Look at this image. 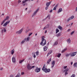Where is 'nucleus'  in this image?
<instances>
[{
	"label": "nucleus",
	"mask_w": 77,
	"mask_h": 77,
	"mask_svg": "<svg viewBox=\"0 0 77 77\" xmlns=\"http://www.w3.org/2000/svg\"><path fill=\"white\" fill-rule=\"evenodd\" d=\"M42 69L45 72H49L51 71L50 69H47V68H45V65L43 66V67L42 68Z\"/></svg>",
	"instance_id": "1"
},
{
	"label": "nucleus",
	"mask_w": 77,
	"mask_h": 77,
	"mask_svg": "<svg viewBox=\"0 0 77 77\" xmlns=\"http://www.w3.org/2000/svg\"><path fill=\"white\" fill-rule=\"evenodd\" d=\"M46 44V40L44 38H42V42L40 43V45L42 46H44Z\"/></svg>",
	"instance_id": "2"
},
{
	"label": "nucleus",
	"mask_w": 77,
	"mask_h": 77,
	"mask_svg": "<svg viewBox=\"0 0 77 77\" xmlns=\"http://www.w3.org/2000/svg\"><path fill=\"white\" fill-rule=\"evenodd\" d=\"M40 71H41V68L36 67V68L35 69V71L36 72H39Z\"/></svg>",
	"instance_id": "3"
},
{
	"label": "nucleus",
	"mask_w": 77,
	"mask_h": 77,
	"mask_svg": "<svg viewBox=\"0 0 77 77\" xmlns=\"http://www.w3.org/2000/svg\"><path fill=\"white\" fill-rule=\"evenodd\" d=\"M73 18H74V16H72L67 19V22H69L71 20H72V19H73Z\"/></svg>",
	"instance_id": "4"
},
{
	"label": "nucleus",
	"mask_w": 77,
	"mask_h": 77,
	"mask_svg": "<svg viewBox=\"0 0 77 77\" xmlns=\"http://www.w3.org/2000/svg\"><path fill=\"white\" fill-rule=\"evenodd\" d=\"M23 29H22L19 31L16 32V33L17 34H20V33H21L22 32H23Z\"/></svg>",
	"instance_id": "5"
},
{
	"label": "nucleus",
	"mask_w": 77,
	"mask_h": 77,
	"mask_svg": "<svg viewBox=\"0 0 77 77\" xmlns=\"http://www.w3.org/2000/svg\"><path fill=\"white\" fill-rule=\"evenodd\" d=\"M9 23H10V21L8 20L7 22H6L5 23L4 25H3V26H4V27H5V26H6V25H7V24H9Z\"/></svg>",
	"instance_id": "6"
},
{
	"label": "nucleus",
	"mask_w": 77,
	"mask_h": 77,
	"mask_svg": "<svg viewBox=\"0 0 77 77\" xmlns=\"http://www.w3.org/2000/svg\"><path fill=\"white\" fill-rule=\"evenodd\" d=\"M39 11V9H37V10L36 11H35L32 15V17H33L34 16H35V15H36V13H37V12H38V11Z\"/></svg>",
	"instance_id": "7"
},
{
	"label": "nucleus",
	"mask_w": 77,
	"mask_h": 77,
	"mask_svg": "<svg viewBox=\"0 0 77 77\" xmlns=\"http://www.w3.org/2000/svg\"><path fill=\"white\" fill-rule=\"evenodd\" d=\"M77 52H73L72 54H72H71V55H70V56H71V57L74 56H75Z\"/></svg>",
	"instance_id": "8"
},
{
	"label": "nucleus",
	"mask_w": 77,
	"mask_h": 77,
	"mask_svg": "<svg viewBox=\"0 0 77 77\" xmlns=\"http://www.w3.org/2000/svg\"><path fill=\"white\" fill-rule=\"evenodd\" d=\"M27 68L29 70L31 69V66H30L29 64H28L27 65Z\"/></svg>",
	"instance_id": "9"
},
{
	"label": "nucleus",
	"mask_w": 77,
	"mask_h": 77,
	"mask_svg": "<svg viewBox=\"0 0 77 77\" xmlns=\"http://www.w3.org/2000/svg\"><path fill=\"white\" fill-rule=\"evenodd\" d=\"M29 39H30V37H27L26 38H25L24 39V41H29Z\"/></svg>",
	"instance_id": "10"
},
{
	"label": "nucleus",
	"mask_w": 77,
	"mask_h": 77,
	"mask_svg": "<svg viewBox=\"0 0 77 77\" xmlns=\"http://www.w3.org/2000/svg\"><path fill=\"white\" fill-rule=\"evenodd\" d=\"M62 11H63L62 8H60L59 9V10L57 12L58 13H60V12H62Z\"/></svg>",
	"instance_id": "11"
},
{
	"label": "nucleus",
	"mask_w": 77,
	"mask_h": 77,
	"mask_svg": "<svg viewBox=\"0 0 77 77\" xmlns=\"http://www.w3.org/2000/svg\"><path fill=\"white\" fill-rule=\"evenodd\" d=\"M59 5V4H57L53 8V10H54L55 11V10H56V8H57V6H58Z\"/></svg>",
	"instance_id": "12"
},
{
	"label": "nucleus",
	"mask_w": 77,
	"mask_h": 77,
	"mask_svg": "<svg viewBox=\"0 0 77 77\" xmlns=\"http://www.w3.org/2000/svg\"><path fill=\"white\" fill-rule=\"evenodd\" d=\"M50 4H51V2H47L46 5L47 6H48L49 7V5H50Z\"/></svg>",
	"instance_id": "13"
},
{
	"label": "nucleus",
	"mask_w": 77,
	"mask_h": 77,
	"mask_svg": "<svg viewBox=\"0 0 77 77\" xmlns=\"http://www.w3.org/2000/svg\"><path fill=\"white\" fill-rule=\"evenodd\" d=\"M66 50H67V48H65L62 51V53H64V52H65Z\"/></svg>",
	"instance_id": "14"
},
{
	"label": "nucleus",
	"mask_w": 77,
	"mask_h": 77,
	"mask_svg": "<svg viewBox=\"0 0 77 77\" xmlns=\"http://www.w3.org/2000/svg\"><path fill=\"white\" fill-rule=\"evenodd\" d=\"M12 61L13 62H15V57H13L12 58Z\"/></svg>",
	"instance_id": "15"
},
{
	"label": "nucleus",
	"mask_w": 77,
	"mask_h": 77,
	"mask_svg": "<svg viewBox=\"0 0 77 77\" xmlns=\"http://www.w3.org/2000/svg\"><path fill=\"white\" fill-rule=\"evenodd\" d=\"M43 49L44 51H47V47L46 46H45L43 48Z\"/></svg>",
	"instance_id": "16"
},
{
	"label": "nucleus",
	"mask_w": 77,
	"mask_h": 77,
	"mask_svg": "<svg viewBox=\"0 0 77 77\" xmlns=\"http://www.w3.org/2000/svg\"><path fill=\"white\" fill-rule=\"evenodd\" d=\"M51 59L50 58L49 59L47 62V63L49 64V63H50V62H51Z\"/></svg>",
	"instance_id": "17"
},
{
	"label": "nucleus",
	"mask_w": 77,
	"mask_h": 77,
	"mask_svg": "<svg viewBox=\"0 0 77 77\" xmlns=\"http://www.w3.org/2000/svg\"><path fill=\"white\" fill-rule=\"evenodd\" d=\"M26 33H27L28 32H29V27H26Z\"/></svg>",
	"instance_id": "18"
},
{
	"label": "nucleus",
	"mask_w": 77,
	"mask_h": 77,
	"mask_svg": "<svg viewBox=\"0 0 77 77\" xmlns=\"http://www.w3.org/2000/svg\"><path fill=\"white\" fill-rule=\"evenodd\" d=\"M58 28L60 29V30H62V27L60 26H58Z\"/></svg>",
	"instance_id": "19"
},
{
	"label": "nucleus",
	"mask_w": 77,
	"mask_h": 77,
	"mask_svg": "<svg viewBox=\"0 0 77 77\" xmlns=\"http://www.w3.org/2000/svg\"><path fill=\"white\" fill-rule=\"evenodd\" d=\"M77 63L75 62V63L74 64H73V66L74 67H75L76 68H77Z\"/></svg>",
	"instance_id": "20"
},
{
	"label": "nucleus",
	"mask_w": 77,
	"mask_h": 77,
	"mask_svg": "<svg viewBox=\"0 0 77 77\" xmlns=\"http://www.w3.org/2000/svg\"><path fill=\"white\" fill-rule=\"evenodd\" d=\"M20 75H21L20 74V73H18L17 75L15 77H20Z\"/></svg>",
	"instance_id": "21"
},
{
	"label": "nucleus",
	"mask_w": 77,
	"mask_h": 77,
	"mask_svg": "<svg viewBox=\"0 0 77 77\" xmlns=\"http://www.w3.org/2000/svg\"><path fill=\"white\" fill-rule=\"evenodd\" d=\"M67 41L68 43L69 44L70 43H71V40L70 39V38L68 39Z\"/></svg>",
	"instance_id": "22"
},
{
	"label": "nucleus",
	"mask_w": 77,
	"mask_h": 77,
	"mask_svg": "<svg viewBox=\"0 0 77 77\" xmlns=\"http://www.w3.org/2000/svg\"><path fill=\"white\" fill-rule=\"evenodd\" d=\"M71 54H72V53H70L69 54H66V57H68V56H69V55H71Z\"/></svg>",
	"instance_id": "23"
},
{
	"label": "nucleus",
	"mask_w": 77,
	"mask_h": 77,
	"mask_svg": "<svg viewBox=\"0 0 77 77\" xmlns=\"http://www.w3.org/2000/svg\"><path fill=\"white\" fill-rule=\"evenodd\" d=\"M60 35H61V33H60V32L58 33L57 35V37H59V36H60Z\"/></svg>",
	"instance_id": "24"
},
{
	"label": "nucleus",
	"mask_w": 77,
	"mask_h": 77,
	"mask_svg": "<svg viewBox=\"0 0 77 77\" xmlns=\"http://www.w3.org/2000/svg\"><path fill=\"white\" fill-rule=\"evenodd\" d=\"M9 18V17L8 16H7L6 17V19H5V20H8Z\"/></svg>",
	"instance_id": "25"
},
{
	"label": "nucleus",
	"mask_w": 77,
	"mask_h": 77,
	"mask_svg": "<svg viewBox=\"0 0 77 77\" xmlns=\"http://www.w3.org/2000/svg\"><path fill=\"white\" fill-rule=\"evenodd\" d=\"M56 62V61H55L54 60L51 62L52 64V65H54L55 64V63Z\"/></svg>",
	"instance_id": "26"
},
{
	"label": "nucleus",
	"mask_w": 77,
	"mask_h": 77,
	"mask_svg": "<svg viewBox=\"0 0 77 77\" xmlns=\"http://www.w3.org/2000/svg\"><path fill=\"white\" fill-rule=\"evenodd\" d=\"M5 21H6L5 20H4L1 23V25H3L4 23H5Z\"/></svg>",
	"instance_id": "27"
},
{
	"label": "nucleus",
	"mask_w": 77,
	"mask_h": 77,
	"mask_svg": "<svg viewBox=\"0 0 77 77\" xmlns=\"http://www.w3.org/2000/svg\"><path fill=\"white\" fill-rule=\"evenodd\" d=\"M69 70V69L68 68H66V69L64 70V71H65V72H67V71H68Z\"/></svg>",
	"instance_id": "28"
},
{
	"label": "nucleus",
	"mask_w": 77,
	"mask_h": 77,
	"mask_svg": "<svg viewBox=\"0 0 77 77\" xmlns=\"http://www.w3.org/2000/svg\"><path fill=\"white\" fill-rule=\"evenodd\" d=\"M28 1V0H25L22 2V3H24Z\"/></svg>",
	"instance_id": "29"
},
{
	"label": "nucleus",
	"mask_w": 77,
	"mask_h": 77,
	"mask_svg": "<svg viewBox=\"0 0 77 77\" xmlns=\"http://www.w3.org/2000/svg\"><path fill=\"white\" fill-rule=\"evenodd\" d=\"M28 1V0H25L22 2V3H24Z\"/></svg>",
	"instance_id": "30"
},
{
	"label": "nucleus",
	"mask_w": 77,
	"mask_h": 77,
	"mask_svg": "<svg viewBox=\"0 0 77 77\" xmlns=\"http://www.w3.org/2000/svg\"><path fill=\"white\" fill-rule=\"evenodd\" d=\"M28 1V0H25L22 2V3H24Z\"/></svg>",
	"instance_id": "31"
},
{
	"label": "nucleus",
	"mask_w": 77,
	"mask_h": 77,
	"mask_svg": "<svg viewBox=\"0 0 77 77\" xmlns=\"http://www.w3.org/2000/svg\"><path fill=\"white\" fill-rule=\"evenodd\" d=\"M24 59L22 60H20L19 61L20 63H22V62H23V61H24Z\"/></svg>",
	"instance_id": "32"
},
{
	"label": "nucleus",
	"mask_w": 77,
	"mask_h": 77,
	"mask_svg": "<svg viewBox=\"0 0 77 77\" xmlns=\"http://www.w3.org/2000/svg\"><path fill=\"white\" fill-rule=\"evenodd\" d=\"M58 44V42H57V41H56V42H55L54 45H57Z\"/></svg>",
	"instance_id": "33"
},
{
	"label": "nucleus",
	"mask_w": 77,
	"mask_h": 77,
	"mask_svg": "<svg viewBox=\"0 0 77 77\" xmlns=\"http://www.w3.org/2000/svg\"><path fill=\"white\" fill-rule=\"evenodd\" d=\"M59 32V30L58 29H56V33H57L58 32Z\"/></svg>",
	"instance_id": "34"
},
{
	"label": "nucleus",
	"mask_w": 77,
	"mask_h": 77,
	"mask_svg": "<svg viewBox=\"0 0 77 77\" xmlns=\"http://www.w3.org/2000/svg\"><path fill=\"white\" fill-rule=\"evenodd\" d=\"M25 41H25V40H24H24H23V41L21 42V45L23 44V43H24V42H25Z\"/></svg>",
	"instance_id": "35"
},
{
	"label": "nucleus",
	"mask_w": 77,
	"mask_h": 77,
	"mask_svg": "<svg viewBox=\"0 0 77 77\" xmlns=\"http://www.w3.org/2000/svg\"><path fill=\"white\" fill-rule=\"evenodd\" d=\"M61 56V54H58L57 57H60Z\"/></svg>",
	"instance_id": "36"
},
{
	"label": "nucleus",
	"mask_w": 77,
	"mask_h": 77,
	"mask_svg": "<svg viewBox=\"0 0 77 77\" xmlns=\"http://www.w3.org/2000/svg\"><path fill=\"white\" fill-rule=\"evenodd\" d=\"M14 50H12L11 51V54H14Z\"/></svg>",
	"instance_id": "37"
},
{
	"label": "nucleus",
	"mask_w": 77,
	"mask_h": 77,
	"mask_svg": "<svg viewBox=\"0 0 77 77\" xmlns=\"http://www.w3.org/2000/svg\"><path fill=\"white\" fill-rule=\"evenodd\" d=\"M39 51H37L36 52V56H38L39 54Z\"/></svg>",
	"instance_id": "38"
},
{
	"label": "nucleus",
	"mask_w": 77,
	"mask_h": 77,
	"mask_svg": "<svg viewBox=\"0 0 77 77\" xmlns=\"http://www.w3.org/2000/svg\"><path fill=\"white\" fill-rule=\"evenodd\" d=\"M75 77V75L74 74H72L71 77Z\"/></svg>",
	"instance_id": "39"
},
{
	"label": "nucleus",
	"mask_w": 77,
	"mask_h": 77,
	"mask_svg": "<svg viewBox=\"0 0 77 77\" xmlns=\"http://www.w3.org/2000/svg\"><path fill=\"white\" fill-rule=\"evenodd\" d=\"M34 67H35V66H31V69H32V68H34Z\"/></svg>",
	"instance_id": "40"
},
{
	"label": "nucleus",
	"mask_w": 77,
	"mask_h": 77,
	"mask_svg": "<svg viewBox=\"0 0 77 77\" xmlns=\"http://www.w3.org/2000/svg\"><path fill=\"white\" fill-rule=\"evenodd\" d=\"M47 18H48V19H50V16H47L46 18L47 19Z\"/></svg>",
	"instance_id": "41"
},
{
	"label": "nucleus",
	"mask_w": 77,
	"mask_h": 77,
	"mask_svg": "<svg viewBox=\"0 0 77 77\" xmlns=\"http://www.w3.org/2000/svg\"><path fill=\"white\" fill-rule=\"evenodd\" d=\"M48 6H47L45 8V9H46V10H47V9H48Z\"/></svg>",
	"instance_id": "42"
},
{
	"label": "nucleus",
	"mask_w": 77,
	"mask_h": 77,
	"mask_svg": "<svg viewBox=\"0 0 77 77\" xmlns=\"http://www.w3.org/2000/svg\"><path fill=\"white\" fill-rule=\"evenodd\" d=\"M66 68H67V66H64L63 67L64 69H66Z\"/></svg>",
	"instance_id": "43"
},
{
	"label": "nucleus",
	"mask_w": 77,
	"mask_h": 77,
	"mask_svg": "<svg viewBox=\"0 0 77 77\" xmlns=\"http://www.w3.org/2000/svg\"><path fill=\"white\" fill-rule=\"evenodd\" d=\"M74 33V31L72 32L71 33V35H72V34H73V33Z\"/></svg>",
	"instance_id": "44"
},
{
	"label": "nucleus",
	"mask_w": 77,
	"mask_h": 77,
	"mask_svg": "<svg viewBox=\"0 0 77 77\" xmlns=\"http://www.w3.org/2000/svg\"><path fill=\"white\" fill-rule=\"evenodd\" d=\"M49 52L50 53V54H51V53H53V51H50Z\"/></svg>",
	"instance_id": "45"
},
{
	"label": "nucleus",
	"mask_w": 77,
	"mask_h": 77,
	"mask_svg": "<svg viewBox=\"0 0 77 77\" xmlns=\"http://www.w3.org/2000/svg\"><path fill=\"white\" fill-rule=\"evenodd\" d=\"M68 74V72H66L65 73V75H66L67 74Z\"/></svg>",
	"instance_id": "46"
},
{
	"label": "nucleus",
	"mask_w": 77,
	"mask_h": 77,
	"mask_svg": "<svg viewBox=\"0 0 77 77\" xmlns=\"http://www.w3.org/2000/svg\"><path fill=\"white\" fill-rule=\"evenodd\" d=\"M4 32H6V29L4 28Z\"/></svg>",
	"instance_id": "47"
},
{
	"label": "nucleus",
	"mask_w": 77,
	"mask_h": 77,
	"mask_svg": "<svg viewBox=\"0 0 77 77\" xmlns=\"http://www.w3.org/2000/svg\"><path fill=\"white\" fill-rule=\"evenodd\" d=\"M49 26H50V25L49 24H48L47 25V28H48V27H49Z\"/></svg>",
	"instance_id": "48"
},
{
	"label": "nucleus",
	"mask_w": 77,
	"mask_h": 77,
	"mask_svg": "<svg viewBox=\"0 0 77 77\" xmlns=\"http://www.w3.org/2000/svg\"><path fill=\"white\" fill-rule=\"evenodd\" d=\"M24 72H22L21 75H24Z\"/></svg>",
	"instance_id": "49"
},
{
	"label": "nucleus",
	"mask_w": 77,
	"mask_h": 77,
	"mask_svg": "<svg viewBox=\"0 0 77 77\" xmlns=\"http://www.w3.org/2000/svg\"><path fill=\"white\" fill-rule=\"evenodd\" d=\"M33 57H34V58H35V57H36V55H35V54H34Z\"/></svg>",
	"instance_id": "50"
},
{
	"label": "nucleus",
	"mask_w": 77,
	"mask_h": 77,
	"mask_svg": "<svg viewBox=\"0 0 77 77\" xmlns=\"http://www.w3.org/2000/svg\"><path fill=\"white\" fill-rule=\"evenodd\" d=\"M21 1H20V0H19L18 1V3H21Z\"/></svg>",
	"instance_id": "51"
},
{
	"label": "nucleus",
	"mask_w": 77,
	"mask_h": 77,
	"mask_svg": "<svg viewBox=\"0 0 77 77\" xmlns=\"http://www.w3.org/2000/svg\"><path fill=\"white\" fill-rule=\"evenodd\" d=\"M54 66V65H52L51 66V68H53Z\"/></svg>",
	"instance_id": "52"
},
{
	"label": "nucleus",
	"mask_w": 77,
	"mask_h": 77,
	"mask_svg": "<svg viewBox=\"0 0 77 77\" xmlns=\"http://www.w3.org/2000/svg\"><path fill=\"white\" fill-rule=\"evenodd\" d=\"M52 11H53V10L51 9V10L50 11V12H52Z\"/></svg>",
	"instance_id": "53"
},
{
	"label": "nucleus",
	"mask_w": 77,
	"mask_h": 77,
	"mask_svg": "<svg viewBox=\"0 0 77 77\" xmlns=\"http://www.w3.org/2000/svg\"><path fill=\"white\" fill-rule=\"evenodd\" d=\"M32 35V33H31L29 34V36H31V35Z\"/></svg>",
	"instance_id": "54"
},
{
	"label": "nucleus",
	"mask_w": 77,
	"mask_h": 77,
	"mask_svg": "<svg viewBox=\"0 0 77 77\" xmlns=\"http://www.w3.org/2000/svg\"><path fill=\"white\" fill-rule=\"evenodd\" d=\"M45 29H47V27L45 26V27H44L43 28V29L44 30Z\"/></svg>",
	"instance_id": "55"
},
{
	"label": "nucleus",
	"mask_w": 77,
	"mask_h": 77,
	"mask_svg": "<svg viewBox=\"0 0 77 77\" xmlns=\"http://www.w3.org/2000/svg\"><path fill=\"white\" fill-rule=\"evenodd\" d=\"M46 19H47L46 18H45V19H44L43 20V21H45V20H46Z\"/></svg>",
	"instance_id": "56"
},
{
	"label": "nucleus",
	"mask_w": 77,
	"mask_h": 77,
	"mask_svg": "<svg viewBox=\"0 0 77 77\" xmlns=\"http://www.w3.org/2000/svg\"><path fill=\"white\" fill-rule=\"evenodd\" d=\"M47 30H46L45 32V33H47Z\"/></svg>",
	"instance_id": "57"
},
{
	"label": "nucleus",
	"mask_w": 77,
	"mask_h": 77,
	"mask_svg": "<svg viewBox=\"0 0 77 77\" xmlns=\"http://www.w3.org/2000/svg\"><path fill=\"white\" fill-rule=\"evenodd\" d=\"M70 30H71V29H69L67 31H68V32H69V31H70Z\"/></svg>",
	"instance_id": "58"
},
{
	"label": "nucleus",
	"mask_w": 77,
	"mask_h": 77,
	"mask_svg": "<svg viewBox=\"0 0 77 77\" xmlns=\"http://www.w3.org/2000/svg\"><path fill=\"white\" fill-rule=\"evenodd\" d=\"M3 67H2L1 68L0 70H3Z\"/></svg>",
	"instance_id": "59"
},
{
	"label": "nucleus",
	"mask_w": 77,
	"mask_h": 77,
	"mask_svg": "<svg viewBox=\"0 0 77 77\" xmlns=\"http://www.w3.org/2000/svg\"><path fill=\"white\" fill-rule=\"evenodd\" d=\"M10 77H14V76H13V75H11Z\"/></svg>",
	"instance_id": "60"
},
{
	"label": "nucleus",
	"mask_w": 77,
	"mask_h": 77,
	"mask_svg": "<svg viewBox=\"0 0 77 77\" xmlns=\"http://www.w3.org/2000/svg\"><path fill=\"white\" fill-rule=\"evenodd\" d=\"M50 54L49 52L48 53V55H49V54Z\"/></svg>",
	"instance_id": "61"
},
{
	"label": "nucleus",
	"mask_w": 77,
	"mask_h": 77,
	"mask_svg": "<svg viewBox=\"0 0 77 77\" xmlns=\"http://www.w3.org/2000/svg\"><path fill=\"white\" fill-rule=\"evenodd\" d=\"M48 44H49V42H48V43L47 44V46L48 47Z\"/></svg>",
	"instance_id": "62"
},
{
	"label": "nucleus",
	"mask_w": 77,
	"mask_h": 77,
	"mask_svg": "<svg viewBox=\"0 0 77 77\" xmlns=\"http://www.w3.org/2000/svg\"><path fill=\"white\" fill-rule=\"evenodd\" d=\"M75 11H77V7H76V8Z\"/></svg>",
	"instance_id": "63"
},
{
	"label": "nucleus",
	"mask_w": 77,
	"mask_h": 77,
	"mask_svg": "<svg viewBox=\"0 0 77 77\" xmlns=\"http://www.w3.org/2000/svg\"><path fill=\"white\" fill-rule=\"evenodd\" d=\"M72 63H73L72 62H71V64L72 65Z\"/></svg>",
	"instance_id": "64"
}]
</instances>
